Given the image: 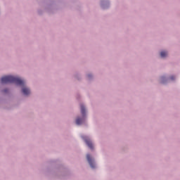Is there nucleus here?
<instances>
[{
    "label": "nucleus",
    "instance_id": "nucleus-9",
    "mask_svg": "<svg viewBox=\"0 0 180 180\" xmlns=\"http://www.w3.org/2000/svg\"><path fill=\"white\" fill-rule=\"evenodd\" d=\"M88 77H89V78L91 77V75H89Z\"/></svg>",
    "mask_w": 180,
    "mask_h": 180
},
{
    "label": "nucleus",
    "instance_id": "nucleus-7",
    "mask_svg": "<svg viewBox=\"0 0 180 180\" xmlns=\"http://www.w3.org/2000/svg\"><path fill=\"white\" fill-rule=\"evenodd\" d=\"M170 79H175V77H174V76H172V77H170Z\"/></svg>",
    "mask_w": 180,
    "mask_h": 180
},
{
    "label": "nucleus",
    "instance_id": "nucleus-4",
    "mask_svg": "<svg viewBox=\"0 0 180 180\" xmlns=\"http://www.w3.org/2000/svg\"><path fill=\"white\" fill-rule=\"evenodd\" d=\"M86 158L90 167H91V168H95V163L94 162L92 158H91V155H86Z\"/></svg>",
    "mask_w": 180,
    "mask_h": 180
},
{
    "label": "nucleus",
    "instance_id": "nucleus-3",
    "mask_svg": "<svg viewBox=\"0 0 180 180\" xmlns=\"http://www.w3.org/2000/svg\"><path fill=\"white\" fill-rule=\"evenodd\" d=\"M83 139L84 140L88 147H89L91 150H94V145L92 144V141H91V139H89V138L86 136H83Z\"/></svg>",
    "mask_w": 180,
    "mask_h": 180
},
{
    "label": "nucleus",
    "instance_id": "nucleus-2",
    "mask_svg": "<svg viewBox=\"0 0 180 180\" xmlns=\"http://www.w3.org/2000/svg\"><path fill=\"white\" fill-rule=\"evenodd\" d=\"M80 108L83 118H77L76 124H82V123H84V117H85V107L84 106V105H81Z\"/></svg>",
    "mask_w": 180,
    "mask_h": 180
},
{
    "label": "nucleus",
    "instance_id": "nucleus-5",
    "mask_svg": "<svg viewBox=\"0 0 180 180\" xmlns=\"http://www.w3.org/2000/svg\"><path fill=\"white\" fill-rule=\"evenodd\" d=\"M22 91L23 95L27 96L30 94V89H29V88L27 87H23Z\"/></svg>",
    "mask_w": 180,
    "mask_h": 180
},
{
    "label": "nucleus",
    "instance_id": "nucleus-6",
    "mask_svg": "<svg viewBox=\"0 0 180 180\" xmlns=\"http://www.w3.org/2000/svg\"><path fill=\"white\" fill-rule=\"evenodd\" d=\"M167 56H168V53L167 51L160 52V56L162 58H165V57H167Z\"/></svg>",
    "mask_w": 180,
    "mask_h": 180
},
{
    "label": "nucleus",
    "instance_id": "nucleus-1",
    "mask_svg": "<svg viewBox=\"0 0 180 180\" xmlns=\"http://www.w3.org/2000/svg\"><path fill=\"white\" fill-rule=\"evenodd\" d=\"M16 84L17 85H25V81L18 77L4 76L1 79V84Z\"/></svg>",
    "mask_w": 180,
    "mask_h": 180
},
{
    "label": "nucleus",
    "instance_id": "nucleus-8",
    "mask_svg": "<svg viewBox=\"0 0 180 180\" xmlns=\"http://www.w3.org/2000/svg\"><path fill=\"white\" fill-rule=\"evenodd\" d=\"M3 92H4V93L8 92V89H4V90L3 91Z\"/></svg>",
    "mask_w": 180,
    "mask_h": 180
}]
</instances>
